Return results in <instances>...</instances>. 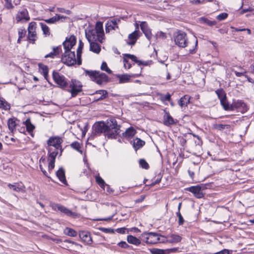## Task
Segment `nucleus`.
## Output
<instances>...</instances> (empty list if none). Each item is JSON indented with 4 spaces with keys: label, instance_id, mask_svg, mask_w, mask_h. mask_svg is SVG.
<instances>
[{
    "label": "nucleus",
    "instance_id": "obj_1",
    "mask_svg": "<svg viewBox=\"0 0 254 254\" xmlns=\"http://www.w3.org/2000/svg\"><path fill=\"white\" fill-rule=\"evenodd\" d=\"M63 139L59 136L51 137L47 141L49 146L48 150V169L49 171L52 170L55 167V159L58 154V150H61L60 155L62 154V148L61 144Z\"/></svg>",
    "mask_w": 254,
    "mask_h": 254
},
{
    "label": "nucleus",
    "instance_id": "obj_2",
    "mask_svg": "<svg viewBox=\"0 0 254 254\" xmlns=\"http://www.w3.org/2000/svg\"><path fill=\"white\" fill-rule=\"evenodd\" d=\"M85 72L86 75H88L91 79L96 82L99 85H102L108 81L107 75L99 71H92L85 70Z\"/></svg>",
    "mask_w": 254,
    "mask_h": 254
},
{
    "label": "nucleus",
    "instance_id": "obj_3",
    "mask_svg": "<svg viewBox=\"0 0 254 254\" xmlns=\"http://www.w3.org/2000/svg\"><path fill=\"white\" fill-rule=\"evenodd\" d=\"M120 127V126L117 124L116 120H111L108 122L106 136L109 138H116L121 132Z\"/></svg>",
    "mask_w": 254,
    "mask_h": 254
},
{
    "label": "nucleus",
    "instance_id": "obj_4",
    "mask_svg": "<svg viewBox=\"0 0 254 254\" xmlns=\"http://www.w3.org/2000/svg\"><path fill=\"white\" fill-rule=\"evenodd\" d=\"M160 237H164L161 235L154 232H144L140 236V239L148 244H155L159 242L161 243Z\"/></svg>",
    "mask_w": 254,
    "mask_h": 254
},
{
    "label": "nucleus",
    "instance_id": "obj_5",
    "mask_svg": "<svg viewBox=\"0 0 254 254\" xmlns=\"http://www.w3.org/2000/svg\"><path fill=\"white\" fill-rule=\"evenodd\" d=\"M175 44L181 48H185L188 45V39L185 32L179 31L174 35Z\"/></svg>",
    "mask_w": 254,
    "mask_h": 254
},
{
    "label": "nucleus",
    "instance_id": "obj_6",
    "mask_svg": "<svg viewBox=\"0 0 254 254\" xmlns=\"http://www.w3.org/2000/svg\"><path fill=\"white\" fill-rule=\"evenodd\" d=\"M53 78L55 82L58 84L60 88L65 89L67 87L68 83L66 78L58 72L53 71Z\"/></svg>",
    "mask_w": 254,
    "mask_h": 254
},
{
    "label": "nucleus",
    "instance_id": "obj_7",
    "mask_svg": "<svg viewBox=\"0 0 254 254\" xmlns=\"http://www.w3.org/2000/svg\"><path fill=\"white\" fill-rule=\"evenodd\" d=\"M216 93L220 99L221 105L226 111H233V105L230 104L226 99V96L222 90H217Z\"/></svg>",
    "mask_w": 254,
    "mask_h": 254
},
{
    "label": "nucleus",
    "instance_id": "obj_8",
    "mask_svg": "<svg viewBox=\"0 0 254 254\" xmlns=\"http://www.w3.org/2000/svg\"><path fill=\"white\" fill-rule=\"evenodd\" d=\"M62 61L63 63L68 66H71L76 63L77 64L74 51L64 52V55L62 58Z\"/></svg>",
    "mask_w": 254,
    "mask_h": 254
},
{
    "label": "nucleus",
    "instance_id": "obj_9",
    "mask_svg": "<svg viewBox=\"0 0 254 254\" xmlns=\"http://www.w3.org/2000/svg\"><path fill=\"white\" fill-rule=\"evenodd\" d=\"M85 36L89 42L98 41L102 43L104 39V37L99 34L93 29L86 32Z\"/></svg>",
    "mask_w": 254,
    "mask_h": 254
},
{
    "label": "nucleus",
    "instance_id": "obj_10",
    "mask_svg": "<svg viewBox=\"0 0 254 254\" xmlns=\"http://www.w3.org/2000/svg\"><path fill=\"white\" fill-rule=\"evenodd\" d=\"M67 91L70 92L72 97H75L79 93L82 91V85L81 83L75 80H71Z\"/></svg>",
    "mask_w": 254,
    "mask_h": 254
},
{
    "label": "nucleus",
    "instance_id": "obj_11",
    "mask_svg": "<svg viewBox=\"0 0 254 254\" xmlns=\"http://www.w3.org/2000/svg\"><path fill=\"white\" fill-rule=\"evenodd\" d=\"M17 23H25L30 20V16L27 9L24 7L21 8L15 16Z\"/></svg>",
    "mask_w": 254,
    "mask_h": 254
},
{
    "label": "nucleus",
    "instance_id": "obj_12",
    "mask_svg": "<svg viewBox=\"0 0 254 254\" xmlns=\"http://www.w3.org/2000/svg\"><path fill=\"white\" fill-rule=\"evenodd\" d=\"M52 208L56 211H59L72 218H76L77 217L76 213L71 211L67 208L59 204H53L52 205Z\"/></svg>",
    "mask_w": 254,
    "mask_h": 254
},
{
    "label": "nucleus",
    "instance_id": "obj_13",
    "mask_svg": "<svg viewBox=\"0 0 254 254\" xmlns=\"http://www.w3.org/2000/svg\"><path fill=\"white\" fill-rule=\"evenodd\" d=\"M141 67L139 68V72L138 73L118 74L117 77L119 79L120 83L129 82L131 81V78L137 77L141 75Z\"/></svg>",
    "mask_w": 254,
    "mask_h": 254
},
{
    "label": "nucleus",
    "instance_id": "obj_14",
    "mask_svg": "<svg viewBox=\"0 0 254 254\" xmlns=\"http://www.w3.org/2000/svg\"><path fill=\"white\" fill-rule=\"evenodd\" d=\"M108 127V123L107 124L103 122L96 123L93 127L94 133L98 134L104 132L106 135Z\"/></svg>",
    "mask_w": 254,
    "mask_h": 254
},
{
    "label": "nucleus",
    "instance_id": "obj_15",
    "mask_svg": "<svg viewBox=\"0 0 254 254\" xmlns=\"http://www.w3.org/2000/svg\"><path fill=\"white\" fill-rule=\"evenodd\" d=\"M36 23L35 22H31L29 24L28 28V38L30 41H34L37 39V35L36 33Z\"/></svg>",
    "mask_w": 254,
    "mask_h": 254
},
{
    "label": "nucleus",
    "instance_id": "obj_16",
    "mask_svg": "<svg viewBox=\"0 0 254 254\" xmlns=\"http://www.w3.org/2000/svg\"><path fill=\"white\" fill-rule=\"evenodd\" d=\"M121 22V20L119 18H113L111 20H108L106 24V32L108 33L111 30H115L118 29V24Z\"/></svg>",
    "mask_w": 254,
    "mask_h": 254
},
{
    "label": "nucleus",
    "instance_id": "obj_17",
    "mask_svg": "<svg viewBox=\"0 0 254 254\" xmlns=\"http://www.w3.org/2000/svg\"><path fill=\"white\" fill-rule=\"evenodd\" d=\"M76 43V38L74 36H70L68 39H66L63 43L64 52H71L70 50Z\"/></svg>",
    "mask_w": 254,
    "mask_h": 254
},
{
    "label": "nucleus",
    "instance_id": "obj_18",
    "mask_svg": "<svg viewBox=\"0 0 254 254\" xmlns=\"http://www.w3.org/2000/svg\"><path fill=\"white\" fill-rule=\"evenodd\" d=\"M168 240H163L161 241V243H169L171 244L178 243L181 241L182 238L178 234H171L168 236Z\"/></svg>",
    "mask_w": 254,
    "mask_h": 254
},
{
    "label": "nucleus",
    "instance_id": "obj_19",
    "mask_svg": "<svg viewBox=\"0 0 254 254\" xmlns=\"http://www.w3.org/2000/svg\"><path fill=\"white\" fill-rule=\"evenodd\" d=\"M108 96V92L106 90H100L95 92L93 95L94 101H98L103 100L107 98Z\"/></svg>",
    "mask_w": 254,
    "mask_h": 254
},
{
    "label": "nucleus",
    "instance_id": "obj_20",
    "mask_svg": "<svg viewBox=\"0 0 254 254\" xmlns=\"http://www.w3.org/2000/svg\"><path fill=\"white\" fill-rule=\"evenodd\" d=\"M79 237L82 241L87 245L92 243V240L88 232L81 231L79 233Z\"/></svg>",
    "mask_w": 254,
    "mask_h": 254
},
{
    "label": "nucleus",
    "instance_id": "obj_21",
    "mask_svg": "<svg viewBox=\"0 0 254 254\" xmlns=\"http://www.w3.org/2000/svg\"><path fill=\"white\" fill-rule=\"evenodd\" d=\"M141 30L142 31L146 37L150 40L152 37L151 30L148 28L146 22H142L140 24Z\"/></svg>",
    "mask_w": 254,
    "mask_h": 254
},
{
    "label": "nucleus",
    "instance_id": "obj_22",
    "mask_svg": "<svg viewBox=\"0 0 254 254\" xmlns=\"http://www.w3.org/2000/svg\"><path fill=\"white\" fill-rule=\"evenodd\" d=\"M188 190L192 192L194 195L198 198H200L203 196L201 187L199 186H192L188 189Z\"/></svg>",
    "mask_w": 254,
    "mask_h": 254
},
{
    "label": "nucleus",
    "instance_id": "obj_23",
    "mask_svg": "<svg viewBox=\"0 0 254 254\" xmlns=\"http://www.w3.org/2000/svg\"><path fill=\"white\" fill-rule=\"evenodd\" d=\"M139 31L135 30L134 32L129 34L128 36L129 42H127V44L129 45H133L136 42V40L139 37Z\"/></svg>",
    "mask_w": 254,
    "mask_h": 254
},
{
    "label": "nucleus",
    "instance_id": "obj_24",
    "mask_svg": "<svg viewBox=\"0 0 254 254\" xmlns=\"http://www.w3.org/2000/svg\"><path fill=\"white\" fill-rule=\"evenodd\" d=\"M136 133V131L133 127H129L122 134L124 137L130 139L134 136Z\"/></svg>",
    "mask_w": 254,
    "mask_h": 254
},
{
    "label": "nucleus",
    "instance_id": "obj_25",
    "mask_svg": "<svg viewBox=\"0 0 254 254\" xmlns=\"http://www.w3.org/2000/svg\"><path fill=\"white\" fill-rule=\"evenodd\" d=\"M176 123L177 121H175L168 112H166L164 116V124L169 126L176 124Z\"/></svg>",
    "mask_w": 254,
    "mask_h": 254
},
{
    "label": "nucleus",
    "instance_id": "obj_26",
    "mask_svg": "<svg viewBox=\"0 0 254 254\" xmlns=\"http://www.w3.org/2000/svg\"><path fill=\"white\" fill-rule=\"evenodd\" d=\"M8 187L10 189L17 192L24 191L25 189V187L21 183H15L13 185L9 184Z\"/></svg>",
    "mask_w": 254,
    "mask_h": 254
},
{
    "label": "nucleus",
    "instance_id": "obj_27",
    "mask_svg": "<svg viewBox=\"0 0 254 254\" xmlns=\"http://www.w3.org/2000/svg\"><path fill=\"white\" fill-rule=\"evenodd\" d=\"M84 46L83 43L81 41V40H79V45L78 49H77L76 54H77V64L80 65L81 64L82 61H81V54H82V50Z\"/></svg>",
    "mask_w": 254,
    "mask_h": 254
},
{
    "label": "nucleus",
    "instance_id": "obj_28",
    "mask_svg": "<svg viewBox=\"0 0 254 254\" xmlns=\"http://www.w3.org/2000/svg\"><path fill=\"white\" fill-rule=\"evenodd\" d=\"M135 150H137L142 147L145 144L144 141L140 138H136L133 141L130 142Z\"/></svg>",
    "mask_w": 254,
    "mask_h": 254
},
{
    "label": "nucleus",
    "instance_id": "obj_29",
    "mask_svg": "<svg viewBox=\"0 0 254 254\" xmlns=\"http://www.w3.org/2000/svg\"><path fill=\"white\" fill-rule=\"evenodd\" d=\"M190 96L186 95L179 100L178 104L181 107H186L190 103Z\"/></svg>",
    "mask_w": 254,
    "mask_h": 254
},
{
    "label": "nucleus",
    "instance_id": "obj_30",
    "mask_svg": "<svg viewBox=\"0 0 254 254\" xmlns=\"http://www.w3.org/2000/svg\"><path fill=\"white\" fill-rule=\"evenodd\" d=\"M57 176L60 181L64 184L66 185L67 182L65 177L64 171L63 168H61L57 172Z\"/></svg>",
    "mask_w": 254,
    "mask_h": 254
},
{
    "label": "nucleus",
    "instance_id": "obj_31",
    "mask_svg": "<svg viewBox=\"0 0 254 254\" xmlns=\"http://www.w3.org/2000/svg\"><path fill=\"white\" fill-rule=\"evenodd\" d=\"M90 43V50L94 53L99 54L101 51V46L96 42H89Z\"/></svg>",
    "mask_w": 254,
    "mask_h": 254
},
{
    "label": "nucleus",
    "instance_id": "obj_32",
    "mask_svg": "<svg viewBox=\"0 0 254 254\" xmlns=\"http://www.w3.org/2000/svg\"><path fill=\"white\" fill-rule=\"evenodd\" d=\"M127 240L128 243L135 246H138L141 243V241L139 239L132 235L127 236Z\"/></svg>",
    "mask_w": 254,
    "mask_h": 254
},
{
    "label": "nucleus",
    "instance_id": "obj_33",
    "mask_svg": "<svg viewBox=\"0 0 254 254\" xmlns=\"http://www.w3.org/2000/svg\"><path fill=\"white\" fill-rule=\"evenodd\" d=\"M128 55H131L129 54H126L124 55V58H123V64L124 67L126 69H129L131 67V64L129 61V60H130V58L127 56Z\"/></svg>",
    "mask_w": 254,
    "mask_h": 254
},
{
    "label": "nucleus",
    "instance_id": "obj_34",
    "mask_svg": "<svg viewBox=\"0 0 254 254\" xmlns=\"http://www.w3.org/2000/svg\"><path fill=\"white\" fill-rule=\"evenodd\" d=\"M130 58V60L132 62H134V63H136L139 66H140L141 65H147L149 63V61L148 62H144V61H141L140 60H138L137 59V58L134 55H128V56Z\"/></svg>",
    "mask_w": 254,
    "mask_h": 254
},
{
    "label": "nucleus",
    "instance_id": "obj_35",
    "mask_svg": "<svg viewBox=\"0 0 254 254\" xmlns=\"http://www.w3.org/2000/svg\"><path fill=\"white\" fill-rule=\"evenodd\" d=\"M25 125L26 127L27 130L31 133L32 136H33V134L31 132L34 129L35 126L32 124L30 119H27L25 121Z\"/></svg>",
    "mask_w": 254,
    "mask_h": 254
},
{
    "label": "nucleus",
    "instance_id": "obj_36",
    "mask_svg": "<svg viewBox=\"0 0 254 254\" xmlns=\"http://www.w3.org/2000/svg\"><path fill=\"white\" fill-rule=\"evenodd\" d=\"M97 32L99 34L104 37V33L103 28V23L100 21L97 22L95 28L93 29Z\"/></svg>",
    "mask_w": 254,
    "mask_h": 254
},
{
    "label": "nucleus",
    "instance_id": "obj_37",
    "mask_svg": "<svg viewBox=\"0 0 254 254\" xmlns=\"http://www.w3.org/2000/svg\"><path fill=\"white\" fill-rule=\"evenodd\" d=\"M234 110L237 108H242L243 110H247V108L245 103L241 100H238L235 102L233 104Z\"/></svg>",
    "mask_w": 254,
    "mask_h": 254
},
{
    "label": "nucleus",
    "instance_id": "obj_38",
    "mask_svg": "<svg viewBox=\"0 0 254 254\" xmlns=\"http://www.w3.org/2000/svg\"><path fill=\"white\" fill-rule=\"evenodd\" d=\"M64 18H65V17H64V16H62L59 14H56L55 16H54L51 18L45 20V22H46L47 23H54L56 21H59L61 19H64Z\"/></svg>",
    "mask_w": 254,
    "mask_h": 254
},
{
    "label": "nucleus",
    "instance_id": "obj_39",
    "mask_svg": "<svg viewBox=\"0 0 254 254\" xmlns=\"http://www.w3.org/2000/svg\"><path fill=\"white\" fill-rule=\"evenodd\" d=\"M0 108L4 110H8L10 108V104L1 97H0Z\"/></svg>",
    "mask_w": 254,
    "mask_h": 254
},
{
    "label": "nucleus",
    "instance_id": "obj_40",
    "mask_svg": "<svg viewBox=\"0 0 254 254\" xmlns=\"http://www.w3.org/2000/svg\"><path fill=\"white\" fill-rule=\"evenodd\" d=\"M64 233L65 235L70 237H75L77 235V232L74 230L68 227L64 229Z\"/></svg>",
    "mask_w": 254,
    "mask_h": 254
},
{
    "label": "nucleus",
    "instance_id": "obj_41",
    "mask_svg": "<svg viewBox=\"0 0 254 254\" xmlns=\"http://www.w3.org/2000/svg\"><path fill=\"white\" fill-rule=\"evenodd\" d=\"M16 119L14 118H10L8 120L7 122V125L9 129L13 131L15 128L16 125V124L15 123Z\"/></svg>",
    "mask_w": 254,
    "mask_h": 254
},
{
    "label": "nucleus",
    "instance_id": "obj_42",
    "mask_svg": "<svg viewBox=\"0 0 254 254\" xmlns=\"http://www.w3.org/2000/svg\"><path fill=\"white\" fill-rule=\"evenodd\" d=\"M95 179L97 183L100 186L101 188L105 189L106 184L105 181L102 179L99 175L95 176Z\"/></svg>",
    "mask_w": 254,
    "mask_h": 254
},
{
    "label": "nucleus",
    "instance_id": "obj_43",
    "mask_svg": "<svg viewBox=\"0 0 254 254\" xmlns=\"http://www.w3.org/2000/svg\"><path fill=\"white\" fill-rule=\"evenodd\" d=\"M200 21L201 23L206 24L209 26H213L216 24L215 21H210L206 18L201 17L200 18Z\"/></svg>",
    "mask_w": 254,
    "mask_h": 254
},
{
    "label": "nucleus",
    "instance_id": "obj_44",
    "mask_svg": "<svg viewBox=\"0 0 254 254\" xmlns=\"http://www.w3.org/2000/svg\"><path fill=\"white\" fill-rule=\"evenodd\" d=\"M40 25L41 26L44 34H45L46 36H49L50 33L48 26L46 24L43 22H40Z\"/></svg>",
    "mask_w": 254,
    "mask_h": 254
},
{
    "label": "nucleus",
    "instance_id": "obj_45",
    "mask_svg": "<svg viewBox=\"0 0 254 254\" xmlns=\"http://www.w3.org/2000/svg\"><path fill=\"white\" fill-rule=\"evenodd\" d=\"M213 127L215 129L222 130L225 128H229L230 126L228 125H223V124H215L213 125Z\"/></svg>",
    "mask_w": 254,
    "mask_h": 254
},
{
    "label": "nucleus",
    "instance_id": "obj_46",
    "mask_svg": "<svg viewBox=\"0 0 254 254\" xmlns=\"http://www.w3.org/2000/svg\"><path fill=\"white\" fill-rule=\"evenodd\" d=\"M151 254H166V250L153 248L150 250Z\"/></svg>",
    "mask_w": 254,
    "mask_h": 254
},
{
    "label": "nucleus",
    "instance_id": "obj_47",
    "mask_svg": "<svg viewBox=\"0 0 254 254\" xmlns=\"http://www.w3.org/2000/svg\"><path fill=\"white\" fill-rule=\"evenodd\" d=\"M70 146L72 148L77 150L78 152H80L81 154L82 153V151L80 150L81 146H80V143L78 142L74 141L70 144Z\"/></svg>",
    "mask_w": 254,
    "mask_h": 254
},
{
    "label": "nucleus",
    "instance_id": "obj_48",
    "mask_svg": "<svg viewBox=\"0 0 254 254\" xmlns=\"http://www.w3.org/2000/svg\"><path fill=\"white\" fill-rule=\"evenodd\" d=\"M101 69L102 70L106 71L108 73L111 74L112 70L108 67L106 62H103L101 66Z\"/></svg>",
    "mask_w": 254,
    "mask_h": 254
},
{
    "label": "nucleus",
    "instance_id": "obj_49",
    "mask_svg": "<svg viewBox=\"0 0 254 254\" xmlns=\"http://www.w3.org/2000/svg\"><path fill=\"white\" fill-rule=\"evenodd\" d=\"M139 164L143 169H147L149 168V165L144 159H140L139 160Z\"/></svg>",
    "mask_w": 254,
    "mask_h": 254
},
{
    "label": "nucleus",
    "instance_id": "obj_50",
    "mask_svg": "<svg viewBox=\"0 0 254 254\" xmlns=\"http://www.w3.org/2000/svg\"><path fill=\"white\" fill-rule=\"evenodd\" d=\"M176 215L177 217H178V223L179 225H182L184 224V219L181 215L180 212H177L176 213Z\"/></svg>",
    "mask_w": 254,
    "mask_h": 254
},
{
    "label": "nucleus",
    "instance_id": "obj_51",
    "mask_svg": "<svg viewBox=\"0 0 254 254\" xmlns=\"http://www.w3.org/2000/svg\"><path fill=\"white\" fill-rule=\"evenodd\" d=\"M41 70H42L43 74L44 77L47 79L48 75V68L46 65H43L41 67Z\"/></svg>",
    "mask_w": 254,
    "mask_h": 254
},
{
    "label": "nucleus",
    "instance_id": "obj_52",
    "mask_svg": "<svg viewBox=\"0 0 254 254\" xmlns=\"http://www.w3.org/2000/svg\"><path fill=\"white\" fill-rule=\"evenodd\" d=\"M228 16V14L226 13H222L220 14H219L217 17L216 18L219 21H222L223 20H224L226 19Z\"/></svg>",
    "mask_w": 254,
    "mask_h": 254
},
{
    "label": "nucleus",
    "instance_id": "obj_53",
    "mask_svg": "<svg viewBox=\"0 0 254 254\" xmlns=\"http://www.w3.org/2000/svg\"><path fill=\"white\" fill-rule=\"evenodd\" d=\"M156 36L157 38H160L162 39H164L166 38V34L162 31L158 32L156 34Z\"/></svg>",
    "mask_w": 254,
    "mask_h": 254
},
{
    "label": "nucleus",
    "instance_id": "obj_54",
    "mask_svg": "<svg viewBox=\"0 0 254 254\" xmlns=\"http://www.w3.org/2000/svg\"><path fill=\"white\" fill-rule=\"evenodd\" d=\"M171 96V94L169 93H168L166 95H162L161 96V99L162 101H170Z\"/></svg>",
    "mask_w": 254,
    "mask_h": 254
},
{
    "label": "nucleus",
    "instance_id": "obj_55",
    "mask_svg": "<svg viewBox=\"0 0 254 254\" xmlns=\"http://www.w3.org/2000/svg\"><path fill=\"white\" fill-rule=\"evenodd\" d=\"M118 245L124 249H128L130 247V246L126 242L124 241H122L118 243Z\"/></svg>",
    "mask_w": 254,
    "mask_h": 254
},
{
    "label": "nucleus",
    "instance_id": "obj_56",
    "mask_svg": "<svg viewBox=\"0 0 254 254\" xmlns=\"http://www.w3.org/2000/svg\"><path fill=\"white\" fill-rule=\"evenodd\" d=\"M178 251V248H174L172 249H168L166 250V254H168L172 253H176Z\"/></svg>",
    "mask_w": 254,
    "mask_h": 254
},
{
    "label": "nucleus",
    "instance_id": "obj_57",
    "mask_svg": "<svg viewBox=\"0 0 254 254\" xmlns=\"http://www.w3.org/2000/svg\"><path fill=\"white\" fill-rule=\"evenodd\" d=\"M145 197H146L145 195H141V196H140V197L136 199L134 201L135 203L141 202L144 200Z\"/></svg>",
    "mask_w": 254,
    "mask_h": 254
},
{
    "label": "nucleus",
    "instance_id": "obj_58",
    "mask_svg": "<svg viewBox=\"0 0 254 254\" xmlns=\"http://www.w3.org/2000/svg\"><path fill=\"white\" fill-rule=\"evenodd\" d=\"M26 33V31L25 30H20L18 31V36L20 38H22L24 37Z\"/></svg>",
    "mask_w": 254,
    "mask_h": 254
},
{
    "label": "nucleus",
    "instance_id": "obj_59",
    "mask_svg": "<svg viewBox=\"0 0 254 254\" xmlns=\"http://www.w3.org/2000/svg\"><path fill=\"white\" fill-rule=\"evenodd\" d=\"M64 242L65 243H70V244H72L73 245H74L75 246H79L80 247H82V246L78 243H77L76 242H73V241H71L70 240H65L64 241Z\"/></svg>",
    "mask_w": 254,
    "mask_h": 254
},
{
    "label": "nucleus",
    "instance_id": "obj_60",
    "mask_svg": "<svg viewBox=\"0 0 254 254\" xmlns=\"http://www.w3.org/2000/svg\"><path fill=\"white\" fill-rule=\"evenodd\" d=\"M56 56V55H55V52L54 51V50H53V52H51L49 54L46 55L45 56V58H54Z\"/></svg>",
    "mask_w": 254,
    "mask_h": 254
},
{
    "label": "nucleus",
    "instance_id": "obj_61",
    "mask_svg": "<svg viewBox=\"0 0 254 254\" xmlns=\"http://www.w3.org/2000/svg\"><path fill=\"white\" fill-rule=\"evenodd\" d=\"M53 50L55 53V55H57L60 53V51L61 50V47H54Z\"/></svg>",
    "mask_w": 254,
    "mask_h": 254
},
{
    "label": "nucleus",
    "instance_id": "obj_62",
    "mask_svg": "<svg viewBox=\"0 0 254 254\" xmlns=\"http://www.w3.org/2000/svg\"><path fill=\"white\" fill-rule=\"evenodd\" d=\"M5 6L7 9H12L14 7L13 5H12L11 2H8L7 3H5Z\"/></svg>",
    "mask_w": 254,
    "mask_h": 254
},
{
    "label": "nucleus",
    "instance_id": "obj_63",
    "mask_svg": "<svg viewBox=\"0 0 254 254\" xmlns=\"http://www.w3.org/2000/svg\"><path fill=\"white\" fill-rule=\"evenodd\" d=\"M215 254H229V252L228 250L224 249L215 253Z\"/></svg>",
    "mask_w": 254,
    "mask_h": 254
},
{
    "label": "nucleus",
    "instance_id": "obj_64",
    "mask_svg": "<svg viewBox=\"0 0 254 254\" xmlns=\"http://www.w3.org/2000/svg\"><path fill=\"white\" fill-rule=\"evenodd\" d=\"M234 73H235L236 76H237V77H241L242 76H245V75L244 73L238 72L237 71H235Z\"/></svg>",
    "mask_w": 254,
    "mask_h": 254
}]
</instances>
